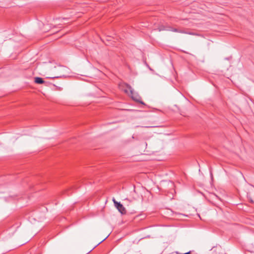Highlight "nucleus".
I'll use <instances>...</instances> for the list:
<instances>
[{"label": "nucleus", "instance_id": "nucleus-1", "mask_svg": "<svg viewBox=\"0 0 254 254\" xmlns=\"http://www.w3.org/2000/svg\"><path fill=\"white\" fill-rule=\"evenodd\" d=\"M127 87L129 90L130 96L132 100L142 105H145V103L141 101V97L139 96V95L137 93L134 92L130 86L127 85Z\"/></svg>", "mask_w": 254, "mask_h": 254}, {"label": "nucleus", "instance_id": "nucleus-2", "mask_svg": "<svg viewBox=\"0 0 254 254\" xmlns=\"http://www.w3.org/2000/svg\"><path fill=\"white\" fill-rule=\"evenodd\" d=\"M113 201L114 202L115 207L122 214H125L126 213L127 211L123 204L117 201L114 198L113 199Z\"/></svg>", "mask_w": 254, "mask_h": 254}, {"label": "nucleus", "instance_id": "nucleus-3", "mask_svg": "<svg viewBox=\"0 0 254 254\" xmlns=\"http://www.w3.org/2000/svg\"><path fill=\"white\" fill-rule=\"evenodd\" d=\"M168 31H171L174 32H178L180 33L187 34L190 35H196L198 36L199 35L196 33L188 32L185 30H179L177 28H173L170 26H168Z\"/></svg>", "mask_w": 254, "mask_h": 254}, {"label": "nucleus", "instance_id": "nucleus-4", "mask_svg": "<svg viewBox=\"0 0 254 254\" xmlns=\"http://www.w3.org/2000/svg\"><path fill=\"white\" fill-rule=\"evenodd\" d=\"M35 82L37 84H43L45 81L41 77H37L35 78Z\"/></svg>", "mask_w": 254, "mask_h": 254}, {"label": "nucleus", "instance_id": "nucleus-5", "mask_svg": "<svg viewBox=\"0 0 254 254\" xmlns=\"http://www.w3.org/2000/svg\"><path fill=\"white\" fill-rule=\"evenodd\" d=\"M158 30L159 31H164V30L168 31V26H165L164 25H161L159 27Z\"/></svg>", "mask_w": 254, "mask_h": 254}, {"label": "nucleus", "instance_id": "nucleus-6", "mask_svg": "<svg viewBox=\"0 0 254 254\" xmlns=\"http://www.w3.org/2000/svg\"><path fill=\"white\" fill-rule=\"evenodd\" d=\"M107 237H106V238H105L104 239L102 240V241H101L98 245H99V244H100L101 243H102L103 241H104Z\"/></svg>", "mask_w": 254, "mask_h": 254}, {"label": "nucleus", "instance_id": "nucleus-7", "mask_svg": "<svg viewBox=\"0 0 254 254\" xmlns=\"http://www.w3.org/2000/svg\"><path fill=\"white\" fill-rule=\"evenodd\" d=\"M58 77H59V76H55V77H53L52 78H58Z\"/></svg>", "mask_w": 254, "mask_h": 254}, {"label": "nucleus", "instance_id": "nucleus-8", "mask_svg": "<svg viewBox=\"0 0 254 254\" xmlns=\"http://www.w3.org/2000/svg\"><path fill=\"white\" fill-rule=\"evenodd\" d=\"M125 92H126V93H127V90H125Z\"/></svg>", "mask_w": 254, "mask_h": 254}]
</instances>
